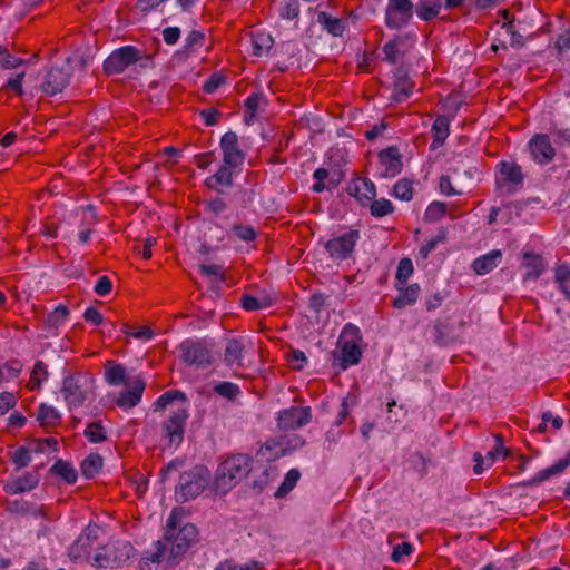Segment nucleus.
<instances>
[{
    "mask_svg": "<svg viewBox=\"0 0 570 570\" xmlns=\"http://www.w3.org/2000/svg\"><path fill=\"white\" fill-rule=\"evenodd\" d=\"M188 409L189 403L185 394L177 390L165 392L154 403L155 411L168 410L161 429L170 445H178L183 441L186 420L189 416Z\"/></svg>",
    "mask_w": 570,
    "mask_h": 570,
    "instance_id": "f257e3e1",
    "label": "nucleus"
},
{
    "mask_svg": "<svg viewBox=\"0 0 570 570\" xmlns=\"http://www.w3.org/2000/svg\"><path fill=\"white\" fill-rule=\"evenodd\" d=\"M61 392L70 407H78L95 396V379L90 373L78 372L65 377Z\"/></svg>",
    "mask_w": 570,
    "mask_h": 570,
    "instance_id": "f03ea898",
    "label": "nucleus"
},
{
    "mask_svg": "<svg viewBox=\"0 0 570 570\" xmlns=\"http://www.w3.org/2000/svg\"><path fill=\"white\" fill-rule=\"evenodd\" d=\"M253 459L248 454H234L217 469L216 484L220 489H232L245 479L252 470Z\"/></svg>",
    "mask_w": 570,
    "mask_h": 570,
    "instance_id": "7ed1b4c3",
    "label": "nucleus"
},
{
    "mask_svg": "<svg viewBox=\"0 0 570 570\" xmlns=\"http://www.w3.org/2000/svg\"><path fill=\"white\" fill-rule=\"evenodd\" d=\"M210 472L205 466L197 465L180 474L175 490L178 502H187L197 498L208 485Z\"/></svg>",
    "mask_w": 570,
    "mask_h": 570,
    "instance_id": "20e7f679",
    "label": "nucleus"
},
{
    "mask_svg": "<svg viewBox=\"0 0 570 570\" xmlns=\"http://www.w3.org/2000/svg\"><path fill=\"white\" fill-rule=\"evenodd\" d=\"M361 341L362 335L360 328L352 323L345 324L337 342V346L341 351V367L343 370L361 361Z\"/></svg>",
    "mask_w": 570,
    "mask_h": 570,
    "instance_id": "39448f33",
    "label": "nucleus"
},
{
    "mask_svg": "<svg viewBox=\"0 0 570 570\" xmlns=\"http://www.w3.org/2000/svg\"><path fill=\"white\" fill-rule=\"evenodd\" d=\"M72 67L69 57H57L47 70L41 83L42 91L48 96L61 92L70 82Z\"/></svg>",
    "mask_w": 570,
    "mask_h": 570,
    "instance_id": "423d86ee",
    "label": "nucleus"
},
{
    "mask_svg": "<svg viewBox=\"0 0 570 570\" xmlns=\"http://www.w3.org/2000/svg\"><path fill=\"white\" fill-rule=\"evenodd\" d=\"M132 553L134 547L128 541H118L98 551L90 560V564L96 568H118L124 566Z\"/></svg>",
    "mask_w": 570,
    "mask_h": 570,
    "instance_id": "0eeeda50",
    "label": "nucleus"
},
{
    "mask_svg": "<svg viewBox=\"0 0 570 570\" xmlns=\"http://www.w3.org/2000/svg\"><path fill=\"white\" fill-rule=\"evenodd\" d=\"M141 60L149 61L150 58L144 56L141 51L134 46H124L114 50L104 61V71L108 76L119 75L129 66Z\"/></svg>",
    "mask_w": 570,
    "mask_h": 570,
    "instance_id": "6e6552de",
    "label": "nucleus"
},
{
    "mask_svg": "<svg viewBox=\"0 0 570 570\" xmlns=\"http://www.w3.org/2000/svg\"><path fill=\"white\" fill-rule=\"evenodd\" d=\"M178 350L181 360L187 365L206 366L212 364V350L204 340H185L179 344Z\"/></svg>",
    "mask_w": 570,
    "mask_h": 570,
    "instance_id": "1a4fd4ad",
    "label": "nucleus"
},
{
    "mask_svg": "<svg viewBox=\"0 0 570 570\" xmlns=\"http://www.w3.org/2000/svg\"><path fill=\"white\" fill-rule=\"evenodd\" d=\"M361 234L356 229H350L341 235H336L325 243V249L334 261H344L350 258L355 249Z\"/></svg>",
    "mask_w": 570,
    "mask_h": 570,
    "instance_id": "9d476101",
    "label": "nucleus"
},
{
    "mask_svg": "<svg viewBox=\"0 0 570 570\" xmlns=\"http://www.w3.org/2000/svg\"><path fill=\"white\" fill-rule=\"evenodd\" d=\"M413 16V3L411 0H389L385 10V24L390 29L405 27Z\"/></svg>",
    "mask_w": 570,
    "mask_h": 570,
    "instance_id": "9b49d317",
    "label": "nucleus"
},
{
    "mask_svg": "<svg viewBox=\"0 0 570 570\" xmlns=\"http://www.w3.org/2000/svg\"><path fill=\"white\" fill-rule=\"evenodd\" d=\"M531 159L541 166L550 164L556 157V148L548 134H535L528 142Z\"/></svg>",
    "mask_w": 570,
    "mask_h": 570,
    "instance_id": "f8f14e48",
    "label": "nucleus"
},
{
    "mask_svg": "<svg viewBox=\"0 0 570 570\" xmlns=\"http://www.w3.org/2000/svg\"><path fill=\"white\" fill-rule=\"evenodd\" d=\"M97 524H88L69 548V557L73 561L87 559L94 542L98 538Z\"/></svg>",
    "mask_w": 570,
    "mask_h": 570,
    "instance_id": "ddd939ff",
    "label": "nucleus"
},
{
    "mask_svg": "<svg viewBox=\"0 0 570 570\" xmlns=\"http://www.w3.org/2000/svg\"><path fill=\"white\" fill-rule=\"evenodd\" d=\"M311 419V407L292 406L279 412L277 422L279 429L291 431L306 425Z\"/></svg>",
    "mask_w": 570,
    "mask_h": 570,
    "instance_id": "4468645a",
    "label": "nucleus"
},
{
    "mask_svg": "<svg viewBox=\"0 0 570 570\" xmlns=\"http://www.w3.org/2000/svg\"><path fill=\"white\" fill-rule=\"evenodd\" d=\"M196 539L197 529L194 524L187 523L180 527L178 531L174 532V538L170 540V558L174 560L180 558L196 542Z\"/></svg>",
    "mask_w": 570,
    "mask_h": 570,
    "instance_id": "2eb2a0df",
    "label": "nucleus"
},
{
    "mask_svg": "<svg viewBox=\"0 0 570 570\" xmlns=\"http://www.w3.org/2000/svg\"><path fill=\"white\" fill-rule=\"evenodd\" d=\"M36 488V474L31 471H13L3 485L6 493L10 495L30 492Z\"/></svg>",
    "mask_w": 570,
    "mask_h": 570,
    "instance_id": "dca6fc26",
    "label": "nucleus"
},
{
    "mask_svg": "<svg viewBox=\"0 0 570 570\" xmlns=\"http://www.w3.org/2000/svg\"><path fill=\"white\" fill-rule=\"evenodd\" d=\"M224 164L237 167L243 164L245 156L238 145V137L235 132L228 131L220 139Z\"/></svg>",
    "mask_w": 570,
    "mask_h": 570,
    "instance_id": "f3484780",
    "label": "nucleus"
},
{
    "mask_svg": "<svg viewBox=\"0 0 570 570\" xmlns=\"http://www.w3.org/2000/svg\"><path fill=\"white\" fill-rule=\"evenodd\" d=\"M347 191L363 206L368 205L376 196V187L374 183L366 177L354 178L350 183Z\"/></svg>",
    "mask_w": 570,
    "mask_h": 570,
    "instance_id": "a211bd4d",
    "label": "nucleus"
},
{
    "mask_svg": "<svg viewBox=\"0 0 570 570\" xmlns=\"http://www.w3.org/2000/svg\"><path fill=\"white\" fill-rule=\"evenodd\" d=\"M379 164L383 177L397 176L403 167L401 155L396 147H389L379 154Z\"/></svg>",
    "mask_w": 570,
    "mask_h": 570,
    "instance_id": "6ab92c4d",
    "label": "nucleus"
},
{
    "mask_svg": "<svg viewBox=\"0 0 570 570\" xmlns=\"http://www.w3.org/2000/svg\"><path fill=\"white\" fill-rule=\"evenodd\" d=\"M415 36L412 33L397 35L392 40L383 46L384 60L389 63H396L397 60L404 55V48L407 42L413 45Z\"/></svg>",
    "mask_w": 570,
    "mask_h": 570,
    "instance_id": "aec40b11",
    "label": "nucleus"
},
{
    "mask_svg": "<svg viewBox=\"0 0 570 570\" xmlns=\"http://www.w3.org/2000/svg\"><path fill=\"white\" fill-rule=\"evenodd\" d=\"M278 297L275 293L261 291L256 295L244 294L240 298V305L245 311L254 312L273 306Z\"/></svg>",
    "mask_w": 570,
    "mask_h": 570,
    "instance_id": "412c9836",
    "label": "nucleus"
},
{
    "mask_svg": "<svg viewBox=\"0 0 570 570\" xmlns=\"http://www.w3.org/2000/svg\"><path fill=\"white\" fill-rule=\"evenodd\" d=\"M245 343L243 338H228L224 348V362L229 367H240L243 365V356L245 353Z\"/></svg>",
    "mask_w": 570,
    "mask_h": 570,
    "instance_id": "4be33fe9",
    "label": "nucleus"
},
{
    "mask_svg": "<svg viewBox=\"0 0 570 570\" xmlns=\"http://www.w3.org/2000/svg\"><path fill=\"white\" fill-rule=\"evenodd\" d=\"M144 390L145 382L140 379H137L132 382V385L129 390L119 394L116 400V404L121 409H132L140 402Z\"/></svg>",
    "mask_w": 570,
    "mask_h": 570,
    "instance_id": "5701e85b",
    "label": "nucleus"
},
{
    "mask_svg": "<svg viewBox=\"0 0 570 570\" xmlns=\"http://www.w3.org/2000/svg\"><path fill=\"white\" fill-rule=\"evenodd\" d=\"M395 287L400 292L399 295L393 301V306L395 308L403 309L416 303L421 292V287L419 284L414 283L407 286L395 285Z\"/></svg>",
    "mask_w": 570,
    "mask_h": 570,
    "instance_id": "b1692460",
    "label": "nucleus"
},
{
    "mask_svg": "<svg viewBox=\"0 0 570 570\" xmlns=\"http://www.w3.org/2000/svg\"><path fill=\"white\" fill-rule=\"evenodd\" d=\"M413 91V82L403 70L395 73L392 99L395 102H403L410 98Z\"/></svg>",
    "mask_w": 570,
    "mask_h": 570,
    "instance_id": "393cba45",
    "label": "nucleus"
},
{
    "mask_svg": "<svg viewBox=\"0 0 570 570\" xmlns=\"http://www.w3.org/2000/svg\"><path fill=\"white\" fill-rule=\"evenodd\" d=\"M502 261V253L499 249H493L472 263V268L478 275H485L493 271Z\"/></svg>",
    "mask_w": 570,
    "mask_h": 570,
    "instance_id": "a878e982",
    "label": "nucleus"
},
{
    "mask_svg": "<svg viewBox=\"0 0 570 570\" xmlns=\"http://www.w3.org/2000/svg\"><path fill=\"white\" fill-rule=\"evenodd\" d=\"M233 168L232 166L223 165L216 174L209 176L205 180V185L213 190L222 193L223 187L233 185Z\"/></svg>",
    "mask_w": 570,
    "mask_h": 570,
    "instance_id": "bb28decb",
    "label": "nucleus"
},
{
    "mask_svg": "<svg viewBox=\"0 0 570 570\" xmlns=\"http://www.w3.org/2000/svg\"><path fill=\"white\" fill-rule=\"evenodd\" d=\"M68 314L69 311L65 305H59L50 312L43 324L45 336H56L58 328L66 322Z\"/></svg>",
    "mask_w": 570,
    "mask_h": 570,
    "instance_id": "cd10ccee",
    "label": "nucleus"
},
{
    "mask_svg": "<svg viewBox=\"0 0 570 570\" xmlns=\"http://www.w3.org/2000/svg\"><path fill=\"white\" fill-rule=\"evenodd\" d=\"M522 265L527 269L525 278L527 279H537L546 269V262L541 255H537L533 253L524 252L522 254Z\"/></svg>",
    "mask_w": 570,
    "mask_h": 570,
    "instance_id": "c85d7f7f",
    "label": "nucleus"
},
{
    "mask_svg": "<svg viewBox=\"0 0 570 570\" xmlns=\"http://www.w3.org/2000/svg\"><path fill=\"white\" fill-rule=\"evenodd\" d=\"M570 465V451L564 458L559 459L556 463L547 469L539 471L529 482L528 485L539 484L549 478L562 473Z\"/></svg>",
    "mask_w": 570,
    "mask_h": 570,
    "instance_id": "c756f323",
    "label": "nucleus"
},
{
    "mask_svg": "<svg viewBox=\"0 0 570 570\" xmlns=\"http://www.w3.org/2000/svg\"><path fill=\"white\" fill-rule=\"evenodd\" d=\"M166 546L161 541H156L153 544V549L147 550L140 559L141 570H156L159 563L163 561Z\"/></svg>",
    "mask_w": 570,
    "mask_h": 570,
    "instance_id": "7c9ffc66",
    "label": "nucleus"
},
{
    "mask_svg": "<svg viewBox=\"0 0 570 570\" xmlns=\"http://www.w3.org/2000/svg\"><path fill=\"white\" fill-rule=\"evenodd\" d=\"M7 510L12 515L28 518L36 515V503L33 500L17 498L7 501Z\"/></svg>",
    "mask_w": 570,
    "mask_h": 570,
    "instance_id": "2f4dec72",
    "label": "nucleus"
},
{
    "mask_svg": "<svg viewBox=\"0 0 570 570\" xmlns=\"http://www.w3.org/2000/svg\"><path fill=\"white\" fill-rule=\"evenodd\" d=\"M500 179L504 183L520 185L523 181V173L520 165L511 161L499 164Z\"/></svg>",
    "mask_w": 570,
    "mask_h": 570,
    "instance_id": "473e14b6",
    "label": "nucleus"
},
{
    "mask_svg": "<svg viewBox=\"0 0 570 570\" xmlns=\"http://www.w3.org/2000/svg\"><path fill=\"white\" fill-rule=\"evenodd\" d=\"M433 142L432 148L442 146L450 134V121L446 116H439L432 125Z\"/></svg>",
    "mask_w": 570,
    "mask_h": 570,
    "instance_id": "72a5a7b5",
    "label": "nucleus"
},
{
    "mask_svg": "<svg viewBox=\"0 0 570 570\" xmlns=\"http://www.w3.org/2000/svg\"><path fill=\"white\" fill-rule=\"evenodd\" d=\"M317 22L334 37L342 36L345 30V23L342 19L334 18L324 11L317 14Z\"/></svg>",
    "mask_w": 570,
    "mask_h": 570,
    "instance_id": "f704fd0d",
    "label": "nucleus"
},
{
    "mask_svg": "<svg viewBox=\"0 0 570 570\" xmlns=\"http://www.w3.org/2000/svg\"><path fill=\"white\" fill-rule=\"evenodd\" d=\"M105 379L110 385L124 384L127 381L126 370L121 364L108 361L105 365Z\"/></svg>",
    "mask_w": 570,
    "mask_h": 570,
    "instance_id": "c9c22d12",
    "label": "nucleus"
},
{
    "mask_svg": "<svg viewBox=\"0 0 570 570\" xmlns=\"http://www.w3.org/2000/svg\"><path fill=\"white\" fill-rule=\"evenodd\" d=\"M50 472L60 476L68 484H73L77 481L78 473L69 462L58 460L51 468Z\"/></svg>",
    "mask_w": 570,
    "mask_h": 570,
    "instance_id": "e433bc0d",
    "label": "nucleus"
},
{
    "mask_svg": "<svg viewBox=\"0 0 570 570\" xmlns=\"http://www.w3.org/2000/svg\"><path fill=\"white\" fill-rule=\"evenodd\" d=\"M441 9V0H421L416 7V14L424 21L438 17Z\"/></svg>",
    "mask_w": 570,
    "mask_h": 570,
    "instance_id": "4c0bfd02",
    "label": "nucleus"
},
{
    "mask_svg": "<svg viewBox=\"0 0 570 570\" xmlns=\"http://www.w3.org/2000/svg\"><path fill=\"white\" fill-rule=\"evenodd\" d=\"M60 413L57 409L47 404H41L38 407V423L42 426L50 428L59 424Z\"/></svg>",
    "mask_w": 570,
    "mask_h": 570,
    "instance_id": "58836bf2",
    "label": "nucleus"
},
{
    "mask_svg": "<svg viewBox=\"0 0 570 570\" xmlns=\"http://www.w3.org/2000/svg\"><path fill=\"white\" fill-rule=\"evenodd\" d=\"M102 468V458L97 453L89 454L81 463V473L87 479L95 478Z\"/></svg>",
    "mask_w": 570,
    "mask_h": 570,
    "instance_id": "ea45409f",
    "label": "nucleus"
},
{
    "mask_svg": "<svg viewBox=\"0 0 570 570\" xmlns=\"http://www.w3.org/2000/svg\"><path fill=\"white\" fill-rule=\"evenodd\" d=\"M548 135L558 147H570V127L553 122L549 128Z\"/></svg>",
    "mask_w": 570,
    "mask_h": 570,
    "instance_id": "a19ab883",
    "label": "nucleus"
},
{
    "mask_svg": "<svg viewBox=\"0 0 570 570\" xmlns=\"http://www.w3.org/2000/svg\"><path fill=\"white\" fill-rule=\"evenodd\" d=\"M273 38L264 32H254L252 33V46L253 53L257 57L263 56L273 46Z\"/></svg>",
    "mask_w": 570,
    "mask_h": 570,
    "instance_id": "79ce46f5",
    "label": "nucleus"
},
{
    "mask_svg": "<svg viewBox=\"0 0 570 570\" xmlns=\"http://www.w3.org/2000/svg\"><path fill=\"white\" fill-rule=\"evenodd\" d=\"M229 234L247 244L254 243L258 236L257 230L252 225H245L240 223L234 224L229 230Z\"/></svg>",
    "mask_w": 570,
    "mask_h": 570,
    "instance_id": "37998d69",
    "label": "nucleus"
},
{
    "mask_svg": "<svg viewBox=\"0 0 570 570\" xmlns=\"http://www.w3.org/2000/svg\"><path fill=\"white\" fill-rule=\"evenodd\" d=\"M10 460L14 465L13 471L20 472L32 461L31 451L23 445L19 446L11 453Z\"/></svg>",
    "mask_w": 570,
    "mask_h": 570,
    "instance_id": "c03bdc74",
    "label": "nucleus"
},
{
    "mask_svg": "<svg viewBox=\"0 0 570 570\" xmlns=\"http://www.w3.org/2000/svg\"><path fill=\"white\" fill-rule=\"evenodd\" d=\"M213 390L216 394L229 401L235 400L240 394L239 386L233 382L227 381L215 384Z\"/></svg>",
    "mask_w": 570,
    "mask_h": 570,
    "instance_id": "a18cd8bd",
    "label": "nucleus"
},
{
    "mask_svg": "<svg viewBox=\"0 0 570 570\" xmlns=\"http://www.w3.org/2000/svg\"><path fill=\"white\" fill-rule=\"evenodd\" d=\"M394 206L391 200L386 198L373 199L370 202V212L374 217H384L391 213H393Z\"/></svg>",
    "mask_w": 570,
    "mask_h": 570,
    "instance_id": "49530a36",
    "label": "nucleus"
},
{
    "mask_svg": "<svg viewBox=\"0 0 570 570\" xmlns=\"http://www.w3.org/2000/svg\"><path fill=\"white\" fill-rule=\"evenodd\" d=\"M413 271L412 261L410 258H402L397 265L395 285H406V282L413 274Z\"/></svg>",
    "mask_w": 570,
    "mask_h": 570,
    "instance_id": "de8ad7c7",
    "label": "nucleus"
},
{
    "mask_svg": "<svg viewBox=\"0 0 570 570\" xmlns=\"http://www.w3.org/2000/svg\"><path fill=\"white\" fill-rule=\"evenodd\" d=\"M41 518L46 523L40 522L41 532L43 535H48L53 530V523L58 519V514L49 511L45 505L38 507V519Z\"/></svg>",
    "mask_w": 570,
    "mask_h": 570,
    "instance_id": "09e8293b",
    "label": "nucleus"
},
{
    "mask_svg": "<svg viewBox=\"0 0 570 570\" xmlns=\"http://www.w3.org/2000/svg\"><path fill=\"white\" fill-rule=\"evenodd\" d=\"M393 195L401 200H411L413 197L412 181L409 179H400L393 188Z\"/></svg>",
    "mask_w": 570,
    "mask_h": 570,
    "instance_id": "8fccbe9b",
    "label": "nucleus"
},
{
    "mask_svg": "<svg viewBox=\"0 0 570 570\" xmlns=\"http://www.w3.org/2000/svg\"><path fill=\"white\" fill-rule=\"evenodd\" d=\"M22 63V59L12 56L8 48L0 43V69H14Z\"/></svg>",
    "mask_w": 570,
    "mask_h": 570,
    "instance_id": "3c124183",
    "label": "nucleus"
},
{
    "mask_svg": "<svg viewBox=\"0 0 570 570\" xmlns=\"http://www.w3.org/2000/svg\"><path fill=\"white\" fill-rule=\"evenodd\" d=\"M85 436L92 443H99L107 439L106 430L98 422H92L87 425L85 430Z\"/></svg>",
    "mask_w": 570,
    "mask_h": 570,
    "instance_id": "603ef678",
    "label": "nucleus"
},
{
    "mask_svg": "<svg viewBox=\"0 0 570 570\" xmlns=\"http://www.w3.org/2000/svg\"><path fill=\"white\" fill-rule=\"evenodd\" d=\"M301 473L297 469H291L281 484V487L277 490V495H285L289 491L293 490V488L296 485L297 481L299 480Z\"/></svg>",
    "mask_w": 570,
    "mask_h": 570,
    "instance_id": "864d4df0",
    "label": "nucleus"
},
{
    "mask_svg": "<svg viewBox=\"0 0 570 570\" xmlns=\"http://www.w3.org/2000/svg\"><path fill=\"white\" fill-rule=\"evenodd\" d=\"M262 99L263 96L261 94H252L246 98L244 106L246 109L245 121L247 124H249V121L255 117Z\"/></svg>",
    "mask_w": 570,
    "mask_h": 570,
    "instance_id": "5fc2aeb1",
    "label": "nucleus"
},
{
    "mask_svg": "<svg viewBox=\"0 0 570 570\" xmlns=\"http://www.w3.org/2000/svg\"><path fill=\"white\" fill-rule=\"evenodd\" d=\"M279 14L288 20L297 18L299 14V3L297 0H284L281 4Z\"/></svg>",
    "mask_w": 570,
    "mask_h": 570,
    "instance_id": "6e6d98bb",
    "label": "nucleus"
},
{
    "mask_svg": "<svg viewBox=\"0 0 570 570\" xmlns=\"http://www.w3.org/2000/svg\"><path fill=\"white\" fill-rule=\"evenodd\" d=\"M446 212V206L441 202L431 203L425 210V219L429 222L440 220Z\"/></svg>",
    "mask_w": 570,
    "mask_h": 570,
    "instance_id": "4d7b16f0",
    "label": "nucleus"
},
{
    "mask_svg": "<svg viewBox=\"0 0 570 570\" xmlns=\"http://www.w3.org/2000/svg\"><path fill=\"white\" fill-rule=\"evenodd\" d=\"M205 35L198 30H191L185 39V49L193 51L196 48H200L204 45Z\"/></svg>",
    "mask_w": 570,
    "mask_h": 570,
    "instance_id": "13d9d810",
    "label": "nucleus"
},
{
    "mask_svg": "<svg viewBox=\"0 0 570 570\" xmlns=\"http://www.w3.org/2000/svg\"><path fill=\"white\" fill-rule=\"evenodd\" d=\"M226 208L227 204L220 197H215L205 202V210L214 216L220 215L226 210Z\"/></svg>",
    "mask_w": 570,
    "mask_h": 570,
    "instance_id": "bf43d9fd",
    "label": "nucleus"
},
{
    "mask_svg": "<svg viewBox=\"0 0 570 570\" xmlns=\"http://www.w3.org/2000/svg\"><path fill=\"white\" fill-rule=\"evenodd\" d=\"M413 552V546L410 542H402L400 544H395L392 551V560L395 562H400L404 557L410 556Z\"/></svg>",
    "mask_w": 570,
    "mask_h": 570,
    "instance_id": "052dcab7",
    "label": "nucleus"
},
{
    "mask_svg": "<svg viewBox=\"0 0 570 570\" xmlns=\"http://www.w3.org/2000/svg\"><path fill=\"white\" fill-rule=\"evenodd\" d=\"M199 271H200V273L203 275H206L208 277H215V278H219V279L224 278V269H223L222 265H217V264H212V265L202 264V265H199Z\"/></svg>",
    "mask_w": 570,
    "mask_h": 570,
    "instance_id": "680f3d73",
    "label": "nucleus"
},
{
    "mask_svg": "<svg viewBox=\"0 0 570 570\" xmlns=\"http://www.w3.org/2000/svg\"><path fill=\"white\" fill-rule=\"evenodd\" d=\"M16 405V397L11 392L0 393V416L4 415Z\"/></svg>",
    "mask_w": 570,
    "mask_h": 570,
    "instance_id": "e2e57ef3",
    "label": "nucleus"
},
{
    "mask_svg": "<svg viewBox=\"0 0 570 570\" xmlns=\"http://www.w3.org/2000/svg\"><path fill=\"white\" fill-rule=\"evenodd\" d=\"M328 296L322 293H315L309 298V307L315 312H322L327 305Z\"/></svg>",
    "mask_w": 570,
    "mask_h": 570,
    "instance_id": "0e129e2a",
    "label": "nucleus"
},
{
    "mask_svg": "<svg viewBox=\"0 0 570 570\" xmlns=\"http://www.w3.org/2000/svg\"><path fill=\"white\" fill-rule=\"evenodd\" d=\"M58 446V439L55 436H48L45 439L38 438V453L40 452H56Z\"/></svg>",
    "mask_w": 570,
    "mask_h": 570,
    "instance_id": "69168bd1",
    "label": "nucleus"
},
{
    "mask_svg": "<svg viewBox=\"0 0 570 570\" xmlns=\"http://www.w3.org/2000/svg\"><path fill=\"white\" fill-rule=\"evenodd\" d=\"M58 446V439L55 436H48L45 439L38 438V453L40 452H56Z\"/></svg>",
    "mask_w": 570,
    "mask_h": 570,
    "instance_id": "338daca9",
    "label": "nucleus"
},
{
    "mask_svg": "<svg viewBox=\"0 0 570 570\" xmlns=\"http://www.w3.org/2000/svg\"><path fill=\"white\" fill-rule=\"evenodd\" d=\"M112 288V283L110 278L106 275H102L98 278L96 285H95V293L99 296H106L110 293Z\"/></svg>",
    "mask_w": 570,
    "mask_h": 570,
    "instance_id": "774afa93",
    "label": "nucleus"
}]
</instances>
